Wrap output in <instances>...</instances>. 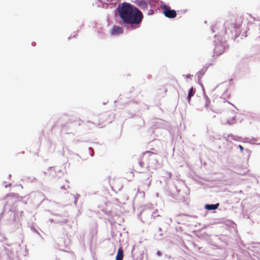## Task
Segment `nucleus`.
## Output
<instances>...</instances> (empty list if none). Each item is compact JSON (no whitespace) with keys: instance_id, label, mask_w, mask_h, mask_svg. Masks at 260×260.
I'll list each match as a JSON object with an SVG mask.
<instances>
[{"instance_id":"f257e3e1","label":"nucleus","mask_w":260,"mask_h":260,"mask_svg":"<svg viewBox=\"0 0 260 260\" xmlns=\"http://www.w3.org/2000/svg\"><path fill=\"white\" fill-rule=\"evenodd\" d=\"M115 16H119L121 19L119 23L129 30L139 28L143 19L142 12L135 6L127 2L118 5L115 11Z\"/></svg>"},{"instance_id":"f03ea898","label":"nucleus","mask_w":260,"mask_h":260,"mask_svg":"<svg viewBox=\"0 0 260 260\" xmlns=\"http://www.w3.org/2000/svg\"><path fill=\"white\" fill-rule=\"evenodd\" d=\"M211 30L213 32H217L214 35L215 38L221 37L223 41H226L230 37L235 40L240 34L239 25L229 21L216 23L212 26Z\"/></svg>"},{"instance_id":"7ed1b4c3","label":"nucleus","mask_w":260,"mask_h":260,"mask_svg":"<svg viewBox=\"0 0 260 260\" xmlns=\"http://www.w3.org/2000/svg\"><path fill=\"white\" fill-rule=\"evenodd\" d=\"M19 211L17 209V202L13 200L8 201L5 205L3 210L0 214V220L4 218L5 224L17 219Z\"/></svg>"},{"instance_id":"20e7f679","label":"nucleus","mask_w":260,"mask_h":260,"mask_svg":"<svg viewBox=\"0 0 260 260\" xmlns=\"http://www.w3.org/2000/svg\"><path fill=\"white\" fill-rule=\"evenodd\" d=\"M139 166L142 168L156 169L157 165V159L156 155L152 152L146 151L143 152L138 158Z\"/></svg>"},{"instance_id":"39448f33","label":"nucleus","mask_w":260,"mask_h":260,"mask_svg":"<svg viewBox=\"0 0 260 260\" xmlns=\"http://www.w3.org/2000/svg\"><path fill=\"white\" fill-rule=\"evenodd\" d=\"M20 245L13 244L10 248L4 247L0 251V260H20L18 251L20 250Z\"/></svg>"},{"instance_id":"423d86ee","label":"nucleus","mask_w":260,"mask_h":260,"mask_svg":"<svg viewBox=\"0 0 260 260\" xmlns=\"http://www.w3.org/2000/svg\"><path fill=\"white\" fill-rule=\"evenodd\" d=\"M157 212V210L153 212L149 210L143 211L141 214V220L143 223L150 224L154 219L160 216Z\"/></svg>"},{"instance_id":"0eeeda50","label":"nucleus","mask_w":260,"mask_h":260,"mask_svg":"<svg viewBox=\"0 0 260 260\" xmlns=\"http://www.w3.org/2000/svg\"><path fill=\"white\" fill-rule=\"evenodd\" d=\"M214 41V54L215 55L218 56L222 54L225 49V43L226 41H223L221 37H216Z\"/></svg>"},{"instance_id":"6e6552de","label":"nucleus","mask_w":260,"mask_h":260,"mask_svg":"<svg viewBox=\"0 0 260 260\" xmlns=\"http://www.w3.org/2000/svg\"><path fill=\"white\" fill-rule=\"evenodd\" d=\"M7 230L11 233L17 232L19 234H21V224L20 223L18 219L15 220L14 221L7 222L5 224Z\"/></svg>"},{"instance_id":"1a4fd4ad","label":"nucleus","mask_w":260,"mask_h":260,"mask_svg":"<svg viewBox=\"0 0 260 260\" xmlns=\"http://www.w3.org/2000/svg\"><path fill=\"white\" fill-rule=\"evenodd\" d=\"M162 9V13L165 17L169 18H174L177 16V13L175 10L171 9L170 7L166 4L161 6Z\"/></svg>"},{"instance_id":"9d476101","label":"nucleus","mask_w":260,"mask_h":260,"mask_svg":"<svg viewBox=\"0 0 260 260\" xmlns=\"http://www.w3.org/2000/svg\"><path fill=\"white\" fill-rule=\"evenodd\" d=\"M51 213L53 215H55V216H59V217L61 216L62 217L61 219H57V218L55 219V223H56L59 224L60 225H62V224H66L68 221V216L66 214H64L63 215H60L59 214L54 213Z\"/></svg>"},{"instance_id":"9b49d317","label":"nucleus","mask_w":260,"mask_h":260,"mask_svg":"<svg viewBox=\"0 0 260 260\" xmlns=\"http://www.w3.org/2000/svg\"><path fill=\"white\" fill-rule=\"evenodd\" d=\"M134 3L141 9L144 10L148 7V3L146 0H135Z\"/></svg>"},{"instance_id":"f8f14e48","label":"nucleus","mask_w":260,"mask_h":260,"mask_svg":"<svg viewBox=\"0 0 260 260\" xmlns=\"http://www.w3.org/2000/svg\"><path fill=\"white\" fill-rule=\"evenodd\" d=\"M122 28L118 25H114L111 31V34L113 36H116L123 33Z\"/></svg>"},{"instance_id":"ddd939ff","label":"nucleus","mask_w":260,"mask_h":260,"mask_svg":"<svg viewBox=\"0 0 260 260\" xmlns=\"http://www.w3.org/2000/svg\"><path fill=\"white\" fill-rule=\"evenodd\" d=\"M219 205L220 204L219 203L212 204H206L205 205L204 208L206 210L209 211L215 210L219 207Z\"/></svg>"},{"instance_id":"4468645a","label":"nucleus","mask_w":260,"mask_h":260,"mask_svg":"<svg viewBox=\"0 0 260 260\" xmlns=\"http://www.w3.org/2000/svg\"><path fill=\"white\" fill-rule=\"evenodd\" d=\"M49 169L51 171H54L55 172V175L52 174V177H57L58 178H60L63 174V173L62 171V170H61L60 169H56L55 168H53V167H50L49 168Z\"/></svg>"},{"instance_id":"2eb2a0df","label":"nucleus","mask_w":260,"mask_h":260,"mask_svg":"<svg viewBox=\"0 0 260 260\" xmlns=\"http://www.w3.org/2000/svg\"><path fill=\"white\" fill-rule=\"evenodd\" d=\"M196 90V88L191 87L188 91L187 96L186 100L188 103H190L191 98L194 95Z\"/></svg>"},{"instance_id":"dca6fc26","label":"nucleus","mask_w":260,"mask_h":260,"mask_svg":"<svg viewBox=\"0 0 260 260\" xmlns=\"http://www.w3.org/2000/svg\"><path fill=\"white\" fill-rule=\"evenodd\" d=\"M200 85L202 87L204 99L206 101L205 106L207 108V107L209 106V105L210 104V100L205 93V89H204L203 84L202 83H200Z\"/></svg>"},{"instance_id":"f3484780","label":"nucleus","mask_w":260,"mask_h":260,"mask_svg":"<svg viewBox=\"0 0 260 260\" xmlns=\"http://www.w3.org/2000/svg\"><path fill=\"white\" fill-rule=\"evenodd\" d=\"M123 258V252L121 248L118 249L115 260H122Z\"/></svg>"},{"instance_id":"a211bd4d","label":"nucleus","mask_w":260,"mask_h":260,"mask_svg":"<svg viewBox=\"0 0 260 260\" xmlns=\"http://www.w3.org/2000/svg\"><path fill=\"white\" fill-rule=\"evenodd\" d=\"M206 71V69L204 70V69H203L201 70L200 71H199L197 73V75L198 76V79L199 82H200L201 79L205 74Z\"/></svg>"},{"instance_id":"6ab92c4d","label":"nucleus","mask_w":260,"mask_h":260,"mask_svg":"<svg viewBox=\"0 0 260 260\" xmlns=\"http://www.w3.org/2000/svg\"><path fill=\"white\" fill-rule=\"evenodd\" d=\"M251 144H260V138H250Z\"/></svg>"},{"instance_id":"aec40b11","label":"nucleus","mask_w":260,"mask_h":260,"mask_svg":"<svg viewBox=\"0 0 260 260\" xmlns=\"http://www.w3.org/2000/svg\"><path fill=\"white\" fill-rule=\"evenodd\" d=\"M227 123L229 124H233L236 122V116H234L231 118L228 119L226 120Z\"/></svg>"},{"instance_id":"412c9836","label":"nucleus","mask_w":260,"mask_h":260,"mask_svg":"<svg viewBox=\"0 0 260 260\" xmlns=\"http://www.w3.org/2000/svg\"><path fill=\"white\" fill-rule=\"evenodd\" d=\"M171 196H172L174 199L176 200H180L182 198H183V196H180L179 194H176L175 193H171L170 194Z\"/></svg>"},{"instance_id":"4be33fe9","label":"nucleus","mask_w":260,"mask_h":260,"mask_svg":"<svg viewBox=\"0 0 260 260\" xmlns=\"http://www.w3.org/2000/svg\"><path fill=\"white\" fill-rule=\"evenodd\" d=\"M163 175H164V177L167 179H170L171 177L172 174L171 172H164Z\"/></svg>"},{"instance_id":"5701e85b","label":"nucleus","mask_w":260,"mask_h":260,"mask_svg":"<svg viewBox=\"0 0 260 260\" xmlns=\"http://www.w3.org/2000/svg\"><path fill=\"white\" fill-rule=\"evenodd\" d=\"M166 222L170 225L172 222V219L171 217H168L166 219Z\"/></svg>"},{"instance_id":"b1692460","label":"nucleus","mask_w":260,"mask_h":260,"mask_svg":"<svg viewBox=\"0 0 260 260\" xmlns=\"http://www.w3.org/2000/svg\"><path fill=\"white\" fill-rule=\"evenodd\" d=\"M79 197H80V195L78 194H77L76 196H75L74 197V203L75 205H76V204H77V200H78V199L79 198Z\"/></svg>"},{"instance_id":"393cba45","label":"nucleus","mask_w":260,"mask_h":260,"mask_svg":"<svg viewBox=\"0 0 260 260\" xmlns=\"http://www.w3.org/2000/svg\"><path fill=\"white\" fill-rule=\"evenodd\" d=\"M244 142L251 144L250 138H245L244 139Z\"/></svg>"},{"instance_id":"a878e982","label":"nucleus","mask_w":260,"mask_h":260,"mask_svg":"<svg viewBox=\"0 0 260 260\" xmlns=\"http://www.w3.org/2000/svg\"><path fill=\"white\" fill-rule=\"evenodd\" d=\"M88 149L91 151L90 156H93L94 155V150L92 147H89Z\"/></svg>"},{"instance_id":"bb28decb","label":"nucleus","mask_w":260,"mask_h":260,"mask_svg":"<svg viewBox=\"0 0 260 260\" xmlns=\"http://www.w3.org/2000/svg\"><path fill=\"white\" fill-rule=\"evenodd\" d=\"M30 229H31V230L32 231H33L34 233H37L38 234H39V232H38L37 230L35 228H34V227H33V226H31V227L30 228Z\"/></svg>"},{"instance_id":"cd10ccee","label":"nucleus","mask_w":260,"mask_h":260,"mask_svg":"<svg viewBox=\"0 0 260 260\" xmlns=\"http://www.w3.org/2000/svg\"><path fill=\"white\" fill-rule=\"evenodd\" d=\"M153 13H154V11L152 9H150L147 13V15H151L153 14Z\"/></svg>"},{"instance_id":"c85d7f7f","label":"nucleus","mask_w":260,"mask_h":260,"mask_svg":"<svg viewBox=\"0 0 260 260\" xmlns=\"http://www.w3.org/2000/svg\"><path fill=\"white\" fill-rule=\"evenodd\" d=\"M82 121L80 119L79 120H75V123L77 124H78V125H80L81 124V122H82Z\"/></svg>"},{"instance_id":"c756f323","label":"nucleus","mask_w":260,"mask_h":260,"mask_svg":"<svg viewBox=\"0 0 260 260\" xmlns=\"http://www.w3.org/2000/svg\"><path fill=\"white\" fill-rule=\"evenodd\" d=\"M183 76H185L186 78H190L191 77H193V75L191 74H187L185 75H184Z\"/></svg>"},{"instance_id":"7c9ffc66","label":"nucleus","mask_w":260,"mask_h":260,"mask_svg":"<svg viewBox=\"0 0 260 260\" xmlns=\"http://www.w3.org/2000/svg\"><path fill=\"white\" fill-rule=\"evenodd\" d=\"M238 147L240 149L241 151L244 150V147L242 145H239Z\"/></svg>"},{"instance_id":"2f4dec72","label":"nucleus","mask_w":260,"mask_h":260,"mask_svg":"<svg viewBox=\"0 0 260 260\" xmlns=\"http://www.w3.org/2000/svg\"><path fill=\"white\" fill-rule=\"evenodd\" d=\"M156 254H157L158 256H161V255H162V252H161L160 251L158 250V251H157V252H156Z\"/></svg>"},{"instance_id":"473e14b6","label":"nucleus","mask_w":260,"mask_h":260,"mask_svg":"<svg viewBox=\"0 0 260 260\" xmlns=\"http://www.w3.org/2000/svg\"><path fill=\"white\" fill-rule=\"evenodd\" d=\"M245 151L246 152V153L247 154L248 156L249 157V155H250V151L248 149H245Z\"/></svg>"},{"instance_id":"72a5a7b5","label":"nucleus","mask_w":260,"mask_h":260,"mask_svg":"<svg viewBox=\"0 0 260 260\" xmlns=\"http://www.w3.org/2000/svg\"><path fill=\"white\" fill-rule=\"evenodd\" d=\"M146 181L148 182V186H149V185L151 183V180L150 179H149V178H148L147 180H146Z\"/></svg>"},{"instance_id":"f704fd0d","label":"nucleus","mask_w":260,"mask_h":260,"mask_svg":"<svg viewBox=\"0 0 260 260\" xmlns=\"http://www.w3.org/2000/svg\"><path fill=\"white\" fill-rule=\"evenodd\" d=\"M49 221L50 222H55V219H49Z\"/></svg>"},{"instance_id":"c9c22d12","label":"nucleus","mask_w":260,"mask_h":260,"mask_svg":"<svg viewBox=\"0 0 260 260\" xmlns=\"http://www.w3.org/2000/svg\"><path fill=\"white\" fill-rule=\"evenodd\" d=\"M162 236V234L160 233L159 235V236L158 237H157L156 238L157 239H160V237Z\"/></svg>"},{"instance_id":"e433bc0d","label":"nucleus","mask_w":260,"mask_h":260,"mask_svg":"<svg viewBox=\"0 0 260 260\" xmlns=\"http://www.w3.org/2000/svg\"><path fill=\"white\" fill-rule=\"evenodd\" d=\"M11 185V183H9V184H7V185H5V187L6 188H7L8 186H10Z\"/></svg>"},{"instance_id":"4c0bfd02","label":"nucleus","mask_w":260,"mask_h":260,"mask_svg":"<svg viewBox=\"0 0 260 260\" xmlns=\"http://www.w3.org/2000/svg\"><path fill=\"white\" fill-rule=\"evenodd\" d=\"M2 237H3V240H2V241H4V240H7L6 237H5V236H2Z\"/></svg>"},{"instance_id":"58836bf2","label":"nucleus","mask_w":260,"mask_h":260,"mask_svg":"<svg viewBox=\"0 0 260 260\" xmlns=\"http://www.w3.org/2000/svg\"><path fill=\"white\" fill-rule=\"evenodd\" d=\"M36 42H33L31 43V45H32V46H36Z\"/></svg>"},{"instance_id":"ea45409f","label":"nucleus","mask_w":260,"mask_h":260,"mask_svg":"<svg viewBox=\"0 0 260 260\" xmlns=\"http://www.w3.org/2000/svg\"><path fill=\"white\" fill-rule=\"evenodd\" d=\"M77 36V34H75L73 36V38H75Z\"/></svg>"},{"instance_id":"a19ab883","label":"nucleus","mask_w":260,"mask_h":260,"mask_svg":"<svg viewBox=\"0 0 260 260\" xmlns=\"http://www.w3.org/2000/svg\"><path fill=\"white\" fill-rule=\"evenodd\" d=\"M259 35L258 36V37L259 38H260V26H259Z\"/></svg>"},{"instance_id":"79ce46f5","label":"nucleus","mask_w":260,"mask_h":260,"mask_svg":"<svg viewBox=\"0 0 260 260\" xmlns=\"http://www.w3.org/2000/svg\"><path fill=\"white\" fill-rule=\"evenodd\" d=\"M145 164H147L148 163V160H144L143 161Z\"/></svg>"},{"instance_id":"37998d69","label":"nucleus","mask_w":260,"mask_h":260,"mask_svg":"<svg viewBox=\"0 0 260 260\" xmlns=\"http://www.w3.org/2000/svg\"><path fill=\"white\" fill-rule=\"evenodd\" d=\"M158 231H159V232H161V231H162L161 228H159V229H158Z\"/></svg>"},{"instance_id":"c03bdc74","label":"nucleus","mask_w":260,"mask_h":260,"mask_svg":"<svg viewBox=\"0 0 260 260\" xmlns=\"http://www.w3.org/2000/svg\"><path fill=\"white\" fill-rule=\"evenodd\" d=\"M176 190H177V193L179 192L180 191V190H178V189L176 188Z\"/></svg>"},{"instance_id":"a18cd8bd","label":"nucleus","mask_w":260,"mask_h":260,"mask_svg":"<svg viewBox=\"0 0 260 260\" xmlns=\"http://www.w3.org/2000/svg\"><path fill=\"white\" fill-rule=\"evenodd\" d=\"M23 212L22 211H20V216H21V215H22V214L23 213Z\"/></svg>"},{"instance_id":"49530a36","label":"nucleus","mask_w":260,"mask_h":260,"mask_svg":"<svg viewBox=\"0 0 260 260\" xmlns=\"http://www.w3.org/2000/svg\"><path fill=\"white\" fill-rule=\"evenodd\" d=\"M135 115V113H132V117L134 116Z\"/></svg>"},{"instance_id":"de8ad7c7","label":"nucleus","mask_w":260,"mask_h":260,"mask_svg":"<svg viewBox=\"0 0 260 260\" xmlns=\"http://www.w3.org/2000/svg\"><path fill=\"white\" fill-rule=\"evenodd\" d=\"M145 218H148V215H145L144 216Z\"/></svg>"},{"instance_id":"09e8293b","label":"nucleus","mask_w":260,"mask_h":260,"mask_svg":"<svg viewBox=\"0 0 260 260\" xmlns=\"http://www.w3.org/2000/svg\"><path fill=\"white\" fill-rule=\"evenodd\" d=\"M133 104H134V103H130V104H129V105H133Z\"/></svg>"},{"instance_id":"8fccbe9b","label":"nucleus","mask_w":260,"mask_h":260,"mask_svg":"<svg viewBox=\"0 0 260 260\" xmlns=\"http://www.w3.org/2000/svg\"><path fill=\"white\" fill-rule=\"evenodd\" d=\"M228 137H233V135H229L228 136Z\"/></svg>"},{"instance_id":"3c124183","label":"nucleus","mask_w":260,"mask_h":260,"mask_svg":"<svg viewBox=\"0 0 260 260\" xmlns=\"http://www.w3.org/2000/svg\"><path fill=\"white\" fill-rule=\"evenodd\" d=\"M64 186H62L61 187V188L63 189V188H64Z\"/></svg>"},{"instance_id":"603ef678","label":"nucleus","mask_w":260,"mask_h":260,"mask_svg":"<svg viewBox=\"0 0 260 260\" xmlns=\"http://www.w3.org/2000/svg\"><path fill=\"white\" fill-rule=\"evenodd\" d=\"M71 38V37H69L68 38V40H70Z\"/></svg>"},{"instance_id":"864d4df0","label":"nucleus","mask_w":260,"mask_h":260,"mask_svg":"<svg viewBox=\"0 0 260 260\" xmlns=\"http://www.w3.org/2000/svg\"><path fill=\"white\" fill-rule=\"evenodd\" d=\"M45 200H46V201H49L48 199H44V201H45Z\"/></svg>"},{"instance_id":"5fc2aeb1","label":"nucleus","mask_w":260,"mask_h":260,"mask_svg":"<svg viewBox=\"0 0 260 260\" xmlns=\"http://www.w3.org/2000/svg\"><path fill=\"white\" fill-rule=\"evenodd\" d=\"M11 175L10 174V175H9V178H10V177H11Z\"/></svg>"},{"instance_id":"6e6d98bb","label":"nucleus","mask_w":260,"mask_h":260,"mask_svg":"<svg viewBox=\"0 0 260 260\" xmlns=\"http://www.w3.org/2000/svg\"><path fill=\"white\" fill-rule=\"evenodd\" d=\"M210 109H211V111H212L214 112V111L213 110V109H212L211 108Z\"/></svg>"}]
</instances>
